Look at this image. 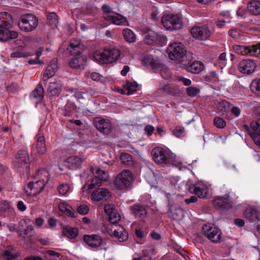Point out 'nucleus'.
<instances>
[{"instance_id":"54","label":"nucleus","mask_w":260,"mask_h":260,"mask_svg":"<svg viewBox=\"0 0 260 260\" xmlns=\"http://www.w3.org/2000/svg\"><path fill=\"white\" fill-rule=\"evenodd\" d=\"M30 55V54L24 51H16L11 54L12 58L26 57Z\"/></svg>"},{"instance_id":"39","label":"nucleus","mask_w":260,"mask_h":260,"mask_svg":"<svg viewBox=\"0 0 260 260\" xmlns=\"http://www.w3.org/2000/svg\"><path fill=\"white\" fill-rule=\"evenodd\" d=\"M105 50L102 51H96L93 54L94 60L99 63H110Z\"/></svg>"},{"instance_id":"36","label":"nucleus","mask_w":260,"mask_h":260,"mask_svg":"<svg viewBox=\"0 0 260 260\" xmlns=\"http://www.w3.org/2000/svg\"><path fill=\"white\" fill-rule=\"evenodd\" d=\"M13 18L12 16L7 12L0 13V24L12 27Z\"/></svg>"},{"instance_id":"44","label":"nucleus","mask_w":260,"mask_h":260,"mask_svg":"<svg viewBox=\"0 0 260 260\" xmlns=\"http://www.w3.org/2000/svg\"><path fill=\"white\" fill-rule=\"evenodd\" d=\"M28 223H33V221L29 218L25 217L20 220L18 223V228L17 229V232H22L25 227H26V225H28Z\"/></svg>"},{"instance_id":"25","label":"nucleus","mask_w":260,"mask_h":260,"mask_svg":"<svg viewBox=\"0 0 260 260\" xmlns=\"http://www.w3.org/2000/svg\"><path fill=\"white\" fill-rule=\"evenodd\" d=\"M86 57L84 56H76L69 62L71 68L83 69L85 66Z\"/></svg>"},{"instance_id":"59","label":"nucleus","mask_w":260,"mask_h":260,"mask_svg":"<svg viewBox=\"0 0 260 260\" xmlns=\"http://www.w3.org/2000/svg\"><path fill=\"white\" fill-rule=\"evenodd\" d=\"M88 75L94 81L103 82L104 80V78L98 73H89Z\"/></svg>"},{"instance_id":"4","label":"nucleus","mask_w":260,"mask_h":260,"mask_svg":"<svg viewBox=\"0 0 260 260\" xmlns=\"http://www.w3.org/2000/svg\"><path fill=\"white\" fill-rule=\"evenodd\" d=\"M169 58L172 60H179L183 59L186 53V50L181 43L174 42L169 45L167 49Z\"/></svg>"},{"instance_id":"49","label":"nucleus","mask_w":260,"mask_h":260,"mask_svg":"<svg viewBox=\"0 0 260 260\" xmlns=\"http://www.w3.org/2000/svg\"><path fill=\"white\" fill-rule=\"evenodd\" d=\"M120 159L122 163L126 165H130L132 162V157L130 154L123 153H122L120 156Z\"/></svg>"},{"instance_id":"34","label":"nucleus","mask_w":260,"mask_h":260,"mask_svg":"<svg viewBox=\"0 0 260 260\" xmlns=\"http://www.w3.org/2000/svg\"><path fill=\"white\" fill-rule=\"evenodd\" d=\"M249 12L254 15H260V1L253 0L247 4Z\"/></svg>"},{"instance_id":"35","label":"nucleus","mask_w":260,"mask_h":260,"mask_svg":"<svg viewBox=\"0 0 260 260\" xmlns=\"http://www.w3.org/2000/svg\"><path fill=\"white\" fill-rule=\"evenodd\" d=\"M230 190L228 189L227 192L223 197H218L214 200V205L219 208L225 207L229 197Z\"/></svg>"},{"instance_id":"31","label":"nucleus","mask_w":260,"mask_h":260,"mask_svg":"<svg viewBox=\"0 0 260 260\" xmlns=\"http://www.w3.org/2000/svg\"><path fill=\"white\" fill-rule=\"evenodd\" d=\"M105 51L110 63L116 61L120 56V51L117 48L106 49Z\"/></svg>"},{"instance_id":"47","label":"nucleus","mask_w":260,"mask_h":260,"mask_svg":"<svg viewBox=\"0 0 260 260\" xmlns=\"http://www.w3.org/2000/svg\"><path fill=\"white\" fill-rule=\"evenodd\" d=\"M47 18L50 24L53 26H56L58 23V17L55 13H50L47 15Z\"/></svg>"},{"instance_id":"17","label":"nucleus","mask_w":260,"mask_h":260,"mask_svg":"<svg viewBox=\"0 0 260 260\" xmlns=\"http://www.w3.org/2000/svg\"><path fill=\"white\" fill-rule=\"evenodd\" d=\"M94 125L99 131L104 134H109L112 129L111 123L108 119L96 118L94 119Z\"/></svg>"},{"instance_id":"7","label":"nucleus","mask_w":260,"mask_h":260,"mask_svg":"<svg viewBox=\"0 0 260 260\" xmlns=\"http://www.w3.org/2000/svg\"><path fill=\"white\" fill-rule=\"evenodd\" d=\"M133 180V174L129 170L122 171L116 177L115 184L119 189H124L129 186Z\"/></svg>"},{"instance_id":"19","label":"nucleus","mask_w":260,"mask_h":260,"mask_svg":"<svg viewBox=\"0 0 260 260\" xmlns=\"http://www.w3.org/2000/svg\"><path fill=\"white\" fill-rule=\"evenodd\" d=\"M29 161L28 154L26 151L20 150L16 155L15 162L18 167H27Z\"/></svg>"},{"instance_id":"50","label":"nucleus","mask_w":260,"mask_h":260,"mask_svg":"<svg viewBox=\"0 0 260 260\" xmlns=\"http://www.w3.org/2000/svg\"><path fill=\"white\" fill-rule=\"evenodd\" d=\"M108 216L109 221L113 224L117 223L120 219V216L117 212L116 210L111 213Z\"/></svg>"},{"instance_id":"57","label":"nucleus","mask_w":260,"mask_h":260,"mask_svg":"<svg viewBox=\"0 0 260 260\" xmlns=\"http://www.w3.org/2000/svg\"><path fill=\"white\" fill-rule=\"evenodd\" d=\"M60 256V254L53 250H47L45 253V257L49 260H51L49 258V256H52L54 260H56V258Z\"/></svg>"},{"instance_id":"45","label":"nucleus","mask_w":260,"mask_h":260,"mask_svg":"<svg viewBox=\"0 0 260 260\" xmlns=\"http://www.w3.org/2000/svg\"><path fill=\"white\" fill-rule=\"evenodd\" d=\"M250 89L253 93L260 94V79L253 80L250 85Z\"/></svg>"},{"instance_id":"20","label":"nucleus","mask_w":260,"mask_h":260,"mask_svg":"<svg viewBox=\"0 0 260 260\" xmlns=\"http://www.w3.org/2000/svg\"><path fill=\"white\" fill-rule=\"evenodd\" d=\"M110 196V192L108 189L100 188L93 191L91 196L93 202H99L102 200L107 199Z\"/></svg>"},{"instance_id":"56","label":"nucleus","mask_w":260,"mask_h":260,"mask_svg":"<svg viewBox=\"0 0 260 260\" xmlns=\"http://www.w3.org/2000/svg\"><path fill=\"white\" fill-rule=\"evenodd\" d=\"M42 49H39L37 52L36 59H30L28 61L29 63L31 64H37V63L42 64L43 63V62L40 61V60L39 59V57L42 55Z\"/></svg>"},{"instance_id":"64","label":"nucleus","mask_w":260,"mask_h":260,"mask_svg":"<svg viewBox=\"0 0 260 260\" xmlns=\"http://www.w3.org/2000/svg\"><path fill=\"white\" fill-rule=\"evenodd\" d=\"M104 210L108 215L114 212L116 210L111 204L106 205L104 207Z\"/></svg>"},{"instance_id":"28","label":"nucleus","mask_w":260,"mask_h":260,"mask_svg":"<svg viewBox=\"0 0 260 260\" xmlns=\"http://www.w3.org/2000/svg\"><path fill=\"white\" fill-rule=\"evenodd\" d=\"M169 213V216L174 220H180L184 216L183 210L177 205L172 206Z\"/></svg>"},{"instance_id":"11","label":"nucleus","mask_w":260,"mask_h":260,"mask_svg":"<svg viewBox=\"0 0 260 260\" xmlns=\"http://www.w3.org/2000/svg\"><path fill=\"white\" fill-rule=\"evenodd\" d=\"M44 184L33 179L24 186V191L28 196H36L40 193L44 188Z\"/></svg>"},{"instance_id":"30","label":"nucleus","mask_w":260,"mask_h":260,"mask_svg":"<svg viewBox=\"0 0 260 260\" xmlns=\"http://www.w3.org/2000/svg\"><path fill=\"white\" fill-rule=\"evenodd\" d=\"M62 89V85L59 81H54L50 83L47 91L51 96H58Z\"/></svg>"},{"instance_id":"53","label":"nucleus","mask_w":260,"mask_h":260,"mask_svg":"<svg viewBox=\"0 0 260 260\" xmlns=\"http://www.w3.org/2000/svg\"><path fill=\"white\" fill-rule=\"evenodd\" d=\"M251 129L250 128V130L252 132L260 134V119L255 122H252L251 123Z\"/></svg>"},{"instance_id":"60","label":"nucleus","mask_w":260,"mask_h":260,"mask_svg":"<svg viewBox=\"0 0 260 260\" xmlns=\"http://www.w3.org/2000/svg\"><path fill=\"white\" fill-rule=\"evenodd\" d=\"M102 10L104 12V18L105 19V17L107 16H111L114 12H112V9L110 6L107 5H104L102 6Z\"/></svg>"},{"instance_id":"23","label":"nucleus","mask_w":260,"mask_h":260,"mask_svg":"<svg viewBox=\"0 0 260 260\" xmlns=\"http://www.w3.org/2000/svg\"><path fill=\"white\" fill-rule=\"evenodd\" d=\"M84 241L91 247L97 248L102 243V240L99 235H85L84 236Z\"/></svg>"},{"instance_id":"62","label":"nucleus","mask_w":260,"mask_h":260,"mask_svg":"<svg viewBox=\"0 0 260 260\" xmlns=\"http://www.w3.org/2000/svg\"><path fill=\"white\" fill-rule=\"evenodd\" d=\"M229 34L231 37L237 41L241 39L240 32L237 30L231 29L229 31Z\"/></svg>"},{"instance_id":"5","label":"nucleus","mask_w":260,"mask_h":260,"mask_svg":"<svg viewBox=\"0 0 260 260\" xmlns=\"http://www.w3.org/2000/svg\"><path fill=\"white\" fill-rule=\"evenodd\" d=\"M92 173L94 175V178L92 179L91 183L89 185L86 189L85 185L82 188V191L84 192L85 190L93 189L96 185H99L102 181H106L108 179V174L100 168L96 167L91 169Z\"/></svg>"},{"instance_id":"9","label":"nucleus","mask_w":260,"mask_h":260,"mask_svg":"<svg viewBox=\"0 0 260 260\" xmlns=\"http://www.w3.org/2000/svg\"><path fill=\"white\" fill-rule=\"evenodd\" d=\"M192 37L199 40H206L211 35V31L206 25L195 26L190 30Z\"/></svg>"},{"instance_id":"51","label":"nucleus","mask_w":260,"mask_h":260,"mask_svg":"<svg viewBox=\"0 0 260 260\" xmlns=\"http://www.w3.org/2000/svg\"><path fill=\"white\" fill-rule=\"evenodd\" d=\"M32 223H28V225L24 229L22 232H18L19 235L22 237H25L26 235H29L33 231Z\"/></svg>"},{"instance_id":"38","label":"nucleus","mask_w":260,"mask_h":260,"mask_svg":"<svg viewBox=\"0 0 260 260\" xmlns=\"http://www.w3.org/2000/svg\"><path fill=\"white\" fill-rule=\"evenodd\" d=\"M63 235L70 239H74L78 234V230L76 228L66 226L62 229Z\"/></svg>"},{"instance_id":"32","label":"nucleus","mask_w":260,"mask_h":260,"mask_svg":"<svg viewBox=\"0 0 260 260\" xmlns=\"http://www.w3.org/2000/svg\"><path fill=\"white\" fill-rule=\"evenodd\" d=\"M259 213L251 207L247 208L244 212L245 218L252 222L259 220Z\"/></svg>"},{"instance_id":"41","label":"nucleus","mask_w":260,"mask_h":260,"mask_svg":"<svg viewBox=\"0 0 260 260\" xmlns=\"http://www.w3.org/2000/svg\"><path fill=\"white\" fill-rule=\"evenodd\" d=\"M204 68V64L202 62L197 61L192 63L188 67V70L192 73H199Z\"/></svg>"},{"instance_id":"48","label":"nucleus","mask_w":260,"mask_h":260,"mask_svg":"<svg viewBox=\"0 0 260 260\" xmlns=\"http://www.w3.org/2000/svg\"><path fill=\"white\" fill-rule=\"evenodd\" d=\"M58 191L60 195H66L70 190V187L68 184L63 183L59 185L57 188Z\"/></svg>"},{"instance_id":"46","label":"nucleus","mask_w":260,"mask_h":260,"mask_svg":"<svg viewBox=\"0 0 260 260\" xmlns=\"http://www.w3.org/2000/svg\"><path fill=\"white\" fill-rule=\"evenodd\" d=\"M173 134L178 138H183L185 136V129L181 126H177L173 130Z\"/></svg>"},{"instance_id":"3","label":"nucleus","mask_w":260,"mask_h":260,"mask_svg":"<svg viewBox=\"0 0 260 260\" xmlns=\"http://www.w3.org/2000/svg\"><path fill=\"white\" fill-rule=\"evenodd\" d=\"M38 25V20L32 14L22 15L18 22L20 29L25 32H29L34 30Z\"/></svg>"},{"instance_id":"16","label":"nucleus","mask_w":260,"mask_h":260,"mask_svg":"<svg viewBox=\"0 0 260 260\" xmlns=\"http://www.w3.org/2000/svg\"><path fill=\"white\" fill-rule=\"evenodd\" d=\"M12 27L2 25L0 24V41H7L11 39H14L18 37V33L15 31H11L10 29Z\"/></svg>"},{"instance_id":"22","label":"nucleus","mask_w":260,"mask_h":260,"mask_svg":"<svg viewBox=\"0 0 260 260\" xmlns=\"http://www.w3.org/2000/svg\"><path fill=\"white\" fill-rule=\"evenodd\" d=\"M57 70V63L56 59H52L46 68L43 79L44 81L53 77Z\"/></svg>"},{"instance_id":"15","label":"nucleus","mask_w":260,"mask_h":260,"mask_svg":"<svg viewBox=\"0 0 260 260\" xmlns=\"http://www.w3.org/2000/svg\"><path fill=\"white\" fill-rule=\"evenodd\" d=\"M105 20L116 25L129 26V22L127 18L117 13H114L111 16H106Z\"/></svg>"},{"instance_id":"40","label":"nucleus","mask_w":260,"mask_h":260,"mask_svg":"<svg viewBox=\"0 0 260 260\" xmlns=\"http://www.w3.org/2000/svg\"><path fill=\"white\" fill-rule=\"evenodd\" d=\"M59 210L63 213L71 216L74 217V213L73 211L72 208L67 204L61 202L58 205Z\"/></svg>"},{"instance_id":"6","label":"nucleus","mask_w":260,"mask_h":260,"mask_svg":"<svg viewBox=\"0 0 260 260\" xmlns=\"http://www.w3.org/2000/svg\"><path fill=\"white\" fill-rule=\"evenodd\" d=\"M233 49L243 55L258 56L260 54V43L249 46L235 45L233 46Z\"/></svg>"},{"instance_id":"63","label":"nucleus","mask_w":260,"mask_h":260,"mask_svg":"<svg viewBox=\"0 0 260 260\" xmlns=\"http://www.w3.org/2000/svg\"><path fill=\"white\" fill-rule=\"evenodd\" d=\"M10 207V203L7 201H0V211H4L9 209Z\"/></svg>"},{"instance_id":"33","label":"nucleus","mask_w":260,"mask_h":260,"mask_svg":"<svg viewBox=\"0 0 260 260\" xmlns=\"http://www.w3.org/2000/svg\"><path fill=\"white\" fill-rule=\"evenodd\" d=\"M44 92L43 86L41 85H38L35 90L31 93L30 98L36 102H40L44 97Z\"/></svg>"},{"instance_id":"55","label":"nucleus","mask_w":260,"mask_h":260,"mask_svg":"<svg viewBox=\"0 0 260 260\" xmlns=\"http://www.w3.org/2000/svg\"><path fill=\"white\" fill-rule=\"evenodd\" d=\"M186 91L188 95L194 96L200 92V89L196 87L189 86L187 88Z\"/></svg>"},{"instance_id":"1","label":"nucleus","mask_w":260,"mask_h":260,"mask_svg":"<svg viewBox=\"0 0 260 260\" xmlns=\"http://www.w3.org/2000/svg\"><path fill=\"white\" fill-rule=\"evenodd\" d=\"M154 160L162 165L173 164L176 155L171 153L169 150L160 147H155L152 150Z\"/></svg>"},{"instance_id":"10","label":"nucleus","mask_w":260,"mask_h":260,"mask_svg":"<svg viewBox=\"0 0 260 260\" xmlns=\"http://www.w3.org/2000/svg\"><path fill=\"white\" fill-rule=\"evenodd\" d=\"M144 41L148 44L163 45L166 43V37L159 34H157L151 30H148L144 34Z\"/></svg>"},{"instance_id":"12","label":"nucleus","mask_w":260,"mask_h":260,"mask_svg":"<svg viewBox=\"0 0 260 260\" xmlns=\"http://www.w3.org/2000/svg\"><path fill=\"white\" fill-rule=\"evenodd\" d=\"M35 139L36 141L32 145V152L35 154H44L47 151V147L43 134L39 132Z\"/></svg>"},{"instance_id":"42","label":"nucleus","mask_w":260,"mask_h":260,"mask_svg":"<svg viewBox=\"0 0 260 260\" xmlns=\"http://www.w3.org/2000/svg\"><path fill=\"white\" fill-rule=\"evenodd\" d=\"M74 96L80 103H83L86 100H89L91 94V92L77 91L75 93Z\"/></svg>"},{"instance_id":"13","label":"nucleus","mask_w":260,"mask_h":260,"mask_svg":"<svg viewBox=\"0 0 260 260\" xmlns=\"http://www.w3.org/2000/svg\"><path fill=\"white\" fill-rule=\"evenodd\" d=\"M188 190L190 193L195 194L200 198H205L208 192V187L202 182L190 185Z\"/></svg>"},{"instance_id":"26","label":"nucleus","mask_w":260,"mask_h":260,"mask_svg":"<svg viewBox=\"0 0 260 260\" xmlns=\"http://www.w3.org/2000/svg\"><path fill=\"white\" fill-rule=\"evenodd\" d=\"M68 49L72 54H79L83 50V45L79 39H72L70 41V48Z\"/></svg>"},{"instance_id":"58","label":"nucleus","mask_w":260,"mask_h":260,"mask_svg":"<svg viewBox=\"0 0 260 260\" xmlns=\"http://www.w3.org/2000/svg\"><path fill=\"white\" fill-rule=\"evenodd\" d=\"M17 257V255L12 253L9 250H6L3 254V257L6 260H11Z\"/></svg>"},{"instance_id":"21","label":"nucleus","mask_w":260,"mask_h":260,"mask_svg":"<svg viewBox=\"0 0 260 260\" xmlns=\"http://www.w3.org/2000/svg\"><path fill=\"white\" fill-rule=\"evenodd\" d=\"M139 89L138 84L135 81H127L123 86V89H118V91L122 94L131 95Z\"/></svg>"},{"instance_id":"24","label":"nucleus","mask_w":260,"mask_h":260,"mask_svg":"<svg viewBox=\"0 0 260 260\" xmlns=\"http://www.w3.org/2000/svg\"><path fill=\"white\" fill-rule=\"evenodd\" d=\"M132 213L138 218L144 220L147 215V207L140 205H135L132 207Z\"/></svg>"},{"instance_id":"14","label":"nucleus","mask_w":260,"mask_h":260,"mask_svg":"<svg viewBox=\"0 0 260 260\" xmlns=\"http://www.w3.org/2000/svg\"><path fill=\"white\" fill-rule=\"evenodd\" d=\"M109 234L117 238L120 242L126 241L128 239V233L121 225H115L109 228Z\"/></svg>"},{"instance_id":"29","label":"nucleus","mask_w":260,"mask_h":260,"mask_svg":"<svg viewBox=\"0 0 260 260\" xmlns=\"http://www.w3.org/2000/svg\"><path fill=\"white\" fill-rule=\"evenodd\" d=\"M49 173L44 169L38 170L32 177V179L39 181L40 183L44 184V185L47 183L49 180Z\"/></svg>"},{"instance_id":"27","label":"nucleus","mask_w":260,"mask_h":260,"mask_svg":"<svg viewBox=\"0 0 260 260\" xmlns=\"http://www.w3.org/2000/svg\"><path fill=\"white\" fill-rule=\"evenodd\" d=\"M81 163V159L76 156H70L64 161L65 166L70 169H76L78 168L80 166Z\"/></svg>"},{"instance_id":"61","label":"nucleus","mask_w":260,"mask_h":260,"mask_svg":"<svg viewBox=\"0 0 260 260\" xmlns=\"http://www.w3.org/2000/svg\"><path fill=\"white\" fill-rule=\"evenodd\" d=\"M77 211L80 214L85 215L88 213L89 208L87 205L83 204L78 207Z\"/></svg>"},{"instance_id":"43","label":"nucleus","mask_w":260,"mask_h":260,"mask_svg":"<svg viewBox=\"0 0 260 260\" xmlns=\"http://www.w3.org/2000/svg\"><path fill=\"white\" fill-rule=\"evenodd\" d=\"M243 128L252 138L255 144L260 148V134L252 132L250 130V128L247 125H244Z\"/></svg>"},{"instance_id":"37","label":"nucleus","mask_w":260,"mask_h":260,"mask_svg":"<svg viewBox=\"0 0 260 260\" xmlns=\"http://www.w3.org/2000/svg\"><path fill=\"white\" fill-rule=\"evenodd\" d=\"M122 35L125 41L129 43L136 41V36L134 32L129 28H124L122 30Z\"/></svg>"},{"instance_id":"18","label":"nucleus","mask_w":260,"mask_h":260,"mask_svg":"<svg viewBox=\"0 0 260 260\" xmlns=\"http://www.w3.org/2000/svg\"><path fill=\"white\" fill-rule=\"evenodd\" d=\"M239 68L241 72L249 74L255 71L256 63L253 60L244 59L239 63Z\"/></svg>"},{"instance_id":"2","label":"nucleus","mask_w":260,"mask_h":260,"mask_svg":"<svg viewBox=\"0 0 260 260\" xmlns=\"http://www.w3.org/2000/svg\"><path fill=\"white\" fill-rule=\"evenodd\" d=\"M162 25L167 30H175L182 27V19L178 14H167L164 15L161 19Z\"/></svg>"},{"instance_id":"52","label":"nucleus","mask_w":260,"mask_h":260,"mask_svg":"<svg viewBox=\"0 0 260 260\" xmlns=\"http://www.w3.org/2000/svg\"><path fill=\"white\" fill-rule=\"evenodd\" d=\"M214 124L217 127L219 128H222L226 125L224 120L219 117H216L214 118Z\"/></svg>"},{"instance_id":"8","label":"nucleus","mask_w":260,"mask_h":260,"mask_svg":"<svg viewBox=\"0 0 260 260\" xmlns=\"http://www.w3.org/2000/svg\"><path fill=\"white\" fill-rule=\"evenodd\" d=\"M204 235L210 240L214 242L219 241L221 238V231L216 226L206 224L203 226Z\"/></svg>"}]
</instances>
